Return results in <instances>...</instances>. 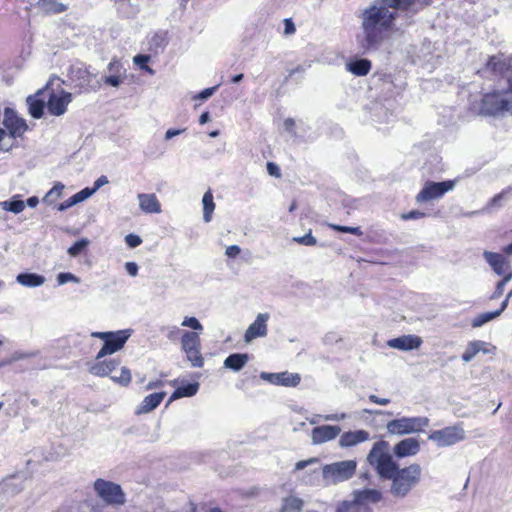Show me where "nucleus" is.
Listing matches in <instances>:
<instances>
[{
    "label": "nucleus",
    "mask_w": 512,
    "mask_h": 512,
    "mask_svg": "<svg viewBox=\"0 0 512 512\" xmlns=\"http://www.w3.org/2000/svg\"><path fill=\"white\" fill-rule=\"evenodd\" d=\"M455 180H445L441 182L435 181H426L420 190V192L416 195L417 203H425L432 200L440 199L447 192L453 190L455 187Z\"/></svg>",
    "instance_id": "nucleus-9"
},
{
    "label": "nucleus",
    "mask_w": 512,
    "mask_h": 512,
    "mask_svg": "<svg viewBox=\"0 0 512 512\" xmlns=\"http://www.w3.org/2000/svg\"><path fill=\"white\" fill-rule=\"evenodd\" d=\"M107 70L113 74V75H121V76H125V73H126V70L124 69L122 63L117 60V59H113L107 66Z\"/></svg>",
    "instance_id": "nucleus-48"
},
{
    "label": "nucleus",
    "mask_w": 512,
    "mask_h": 512,
    "mask_svg": "<svg viewBox=\"0 0 512 512\" xmlns=\"http://www.w3.org/2000/svg\"><path fill=\"white\" fill-rule=\"evenodd\" d=\"M421 466L413 463L401 468L386 452V480H391L390 493L396 498L406 497L421 478Z\"/></svg>",
    "instance_id": "nucleus-2"
},
{
    "label": "nucleus",
    "mask_w": 512,
    "mask_h": 512,
    "mask_svg": "<svg viewBox=\"0 0 512 512\" xmlns=\"http://www.w3.org/2000/svg\"><path fill=\"white\" fill-rule=\"evenodd\" d=\"M23 130H0V150H9L13 146V141L22 136Z\"/></svg>",
    "instance_id": "nucleus-34"
},
{
    "label": "nucleus",
    "mask_w": 512,
    "mask_h": 512,
    "mask_svg": "<svg viewBox=\"0 0 512 512\" xmlns=\"http://www.w3.org/2000/svg\"><path fill=\"white\" fill-rule=\"evenodd\" d=\"M184 327H189L196 331H202L203 326L196 317H185L182 324Z\"/></svg>",
    "instance_id": "nucleus-50"
},
{
    "label": "nucleus",
    "mask_w": 512,
    "mask_h": 512,
    "mask_svg": "<svg viewBox=\"0 0 512 512\" xmlns=\"http://www.w3.org/2000/svg\"><path fill=\"white\" fill-rule=\"evenodd\" d=\"M509 68H512V59H504L502 56H492L486 65V70L500 75H503Z\"/></svg>",
    "instance_id": "nucleus-27"
},
{
    "label": "nucleus",
    "mask_w": 512,
    "mask_h": 512,
    "mask_svg": "<svg viewBox=\"0 0 512 512\" xmlns=\"http://www.w3.org/2000/svg\"><path fill=\"white\" fill-rule=\"evenodd\" d=\"M420 451V442L417 438L409 437L400 440L392 450V457L402 459L415 456Z\"/></svg>",
    "instance_id": "nucleus-17"
},
{
    "label": "nucleus",
    "mask_w": 512,
    "mask_h": 512,
    "mask_svg": "<svg viewBox=\"0 0 512 512\" xmlns=\"http://www.w3.org/2000/svg\"><path fill=\"white\" fill-rule=\"evenodd\" d=\"M187 360L193 367H202L204 364L203 357L200 353V347L185 351Z\"/></svg>",
    "instance_id": "nucleus-40"
},
{
    "label": "nucleus",
    "mask_w": 512,
    "mask_h": 512,
    "mask_svg": "<svg viewBox=\"0 0 512 512\" xmlns=\"http://www.w3.org/2000/svg\"><path fill=\"white\" fill-rule=\"evenodd\" d=\"M108 183H109L108 178L106 176L102 175L94 182V186L92 188L95 189V192H96L98 189H100L102 186H104Z\"/></svg>",
    "instance_id": "nucleus-64"
},
{
    "label": "nucleus",
    "mask_w": 512,
    "mask_h": 512,
    "mask_svg": "<svg viewBox=\"0 0 512 512\" xmlns=\"http://www.w3.org/2000/svg\"><path fill=\"white\" fill-rule=\"evenodd\" d=\"M52 80H50L45 86V94L47 97V111L49 114L53 116L63 115L66 110L68 104L72 100V95L69 92L61 91L60 93H56L52 88Z\"/></svg>",
    "instance_id": "nucleus-10"
},
{
    "label": "nucleus",
    "mask_w": 512,
    "mask_h": 512,
    "mask_svg": "<svg viewBox=\"0 0 512 512\" xmlns=\"http://www.w3.org/2000/svg\"><path fill=\"white\" fill-rule=\"evenodd\" d=\"M88 245L89 240L86 238H82L79 241L75 242L71 247H69L67 252L70 256L77 257L86 249Z\"/></svg>",
    "instance_id": "nucleus-42"
},
{
    "label": "nucleus",
    "mask_w": 512,
    "mask_h": 512,
    "mask_svg": "<svg viewBox=\"0 0 512 512\" xmlns=\"http://www.w3.org/2000/svg\"><path fill=\"white\" fill-rule=\"evenodd\" d=\"M200 347V337L197 332L185 331L181 337V348L185 352L187 350Z\"/></svg>",
    "instance_id": "nucleus-36"
},
{
    "label": "nucleus",
    "mask_w": 512,
    "mask_h": 512,
    "mask_svg": "<svg viewBox=\"0 0 512 512\" xmlns=\"http://www.w3.org/2000/svg\"><path fill=\"white\" fill-rule=\"evenodd\" d=\"M382 499V493L375 489L355 490L351 499L339 502L335 512H374L373 506Z\"/></svg>",
    "instance_id": "nucleus-4"
},
{
    "label": "nucleus",
    "mask_w": 512,
    "mask_h": 512,
    "mask_svg": "<svg viewBox=\"0 0 512 512\" xmlns=\"http://www.w3.org/2000/svg\"><path fill=\"white\" fill-rule=\"evenodd\" d=\"M3 125L4 128H29L26 120L11 107H6L4 109Z\"/></svg>",
    "instance_id": "nucleus-25"
},
{
    "label": "nucleus",
    "mask_w": 512,
    "mask_h": 512,
    "mask_svg": "<svg viewBox=\"0 0 512 512\" xmlns=\"http://www.w3.org/2000/svg\"><path fill=\"white\" fill-rule=\"evenodd\" d=\"M347 70L357 76H365L371 69V62L367 59H356L347 63Z\"/></svg>",
    "instance_id": "nucleus-31"
},
{
    "label": "nucleus",
    "mask_w": 512,
    "mask_h": 512,
    "mask_svg": "<svg viewBox=\"0 0 512 512\" xmlns=\"http://www.w3.org/2000/svg\"><path fill=\"white\" fill-rule=\"evenodd\" d=\"M507 284V278H502L497 282L494 292L491 294L490 299H498L504 292V288Z\"/></svg>",
    "instance_id": "nucleus-52"
},
{
    "label": "nucleus",
    "mask_w": 512,
    "mask_h": 512,
    "mask_svg": "<svg viewBox=\"0 0 512 512\" xmlns=\"http://www.w3.org/2000/svg\"><path fill=\"white\" fill-rule=\"evenodd\" d=\"M111 380L121 386H127L131 382V372L128 368L122 367L119 376H110Z\"/></svg>",
    "instance_id": "nucleus-43"
},
{
    "label": "nucleus",
    "mask_w": 512,
    "mask_h": 512,
    "mask_svg": "<svg viewBox=\"0 0 512 512\" xmlns=\"http://www.w3.org/2000/svg\"><path fill=\"white\" fill-rule=\"evenodd\" d=\"M249 356L244 353H234L224 360V367L235 372L240 371L248 362Z\"/></svg>",
    "instance_id": "nucleus-30"
},
{
    "label": "nucleus",
    "mask_w": 512,
    "mask_h": 512,
    "mask_svg": "<svg viewBox=\"0 0 512 512\" xmlns=\"http://www.w3.org/2000/svg\"><path fill=\"white\" fill-rule=\"evenodd\" d=\"M133 61L140 68L145 69L150 74H153L154 71L149 66H147V62L149 61V56L143 55V54H138L134 57Z\"/></svg>",
    "instance_id": "nucleus-51"
},
{
    "label": "nucleus",
    "mask_w": 512,
    "mask_h": 512,
    "mask_svg": "<svg viewBox=\"0 0 512 512\" xmlns=\"http://www.w3.org/2000/svg\"><path fill=\"white\" fill-rule=\"evenodd\" d=\"M267 171H268L269 175H271V176H274L277 178L281 176L280 169H279L278 165L273 162L267 163Z\"/></svg>",
    "instance_id": "nucleus-61"
},
{
    "label": "nucleus",
    "mask_w": 512,
    "mask_h": 512,
    "mask_svg": "<svg viewBox=\"0 0 512 512\" xmlns=\"http://www.w3.org/2000/svg\"><path fill=\"white\" fill-rule=\"evenodd\" d=\"M119 361L116 359H110V360H98L96 363H94L89 371L92 375L98 376V377H107L109 376L113 371L116 370V368L119 366Z\"/></svg>",
    "instance_id": "nucleus-24"
},
{
    "label": "nucleus",
    "mask_w": 512,
    "mask_h": 512,
    "mask_svg": "<svg viewBox=\"0 0 512 512\" xmlns=\"http://www.w3.org/2000/svg\"><path fill=\"white\" fill-rule=\"evenodd\" d=\"M124 267H125L126 272L130 276H132V277L137 276L138 269H139L137 263H135V262H126Z\"/></svg>",
    "instance_id": "nucleus-59"
},
{
    "label": "nucleus",
    "mask_w": 512,
    "mask_h": 512,
    "mask_svg": "<svg viewBox=\"0 0 512 512\" xmlns=\"http://www.w3.org/2000/svg\"><path fill=\"white\" fill-rule=\"evenodd\" d=\"M124 78H125V76H121L119 74H117V75L110 74L108 76L102 77V81L105 84L110 85L112 87H119L123 83Z\"/></svg>",
    "instance_id": "nucleus-49"
},
{
    "label": "nucleus",
    "mask_w": 512,
    "mask_h": 512,
    "mask_svg": "<svg viewBox=\"0 0 512 512\" xmlns=\"http://www.w3.org/2000/svg\"><path fill=\"white\" fill-rule=\"evenodd\" d=\"M425 215L426 214L424 212H421L419 210H412L409 211L408 213L402 214L401 218L403 220H416L425 217Z\"/></svg>",
    "instance_id": "nucleus-55"
},
{
    "label": "nucleus",
    "mask_w": 512,
    "mask_h": 512,
    "mask_svg": "<svg viewBox=\"0 0 512 512\" xmlns=\"http://www.w3.org/2000/svg\"><path fill=\"white\" fill-rule=\"evenodd\" d=\"M241 252V249L238 245H231L226 248L225 255L229 258L237 257Z\"/></svg>",
    "instance_id": "nucleus-60"
},
{
    "label": "nucleus",
    "mask_w": 512,
    "mask_h": 512,
    "mask_svg": "<svg viewBox=\"0 0 512 512\" xmlns=\"http://www.w3.org/2000/svg\"><path fill=\"white\" fill-rule=\"evenodd\" d=\"M64 189V185L60 182H57L44 196L43 201L46 203H52L56 199L60 198L62 195V191Z\"/></svg>",
    "instance_id": "nucleus-41"
},
{
    "label": "nucleus",
    "mask_w": 512,
    "mask_h": 512,
    "mask_svg": "<svg viewBox=\"0 0 512 512\" xmlns=\"http://www.w3.org/2000/svg\"><path fill=\"white\" fill-rule=\"evenodd\" d=\"M367 462L375 468L380 478H384V441H378L367 456Z\"/></svg>",
    "instance_id": "nucleus-20"
},
{
    "label": "nucleus",
    "mask_w": 512,
    "mask_h": 512,
    "mask_svg": "<svg viewBox=\"0 0 512 512\" xmlns=\"http://www.w3.org/2000/svg\"><path fill=\"white\" fill-rule=\"evenodd\" d=\"M94 490L109 505H123L126 501L121 486L114 482L99 478L94 482Z\"/></svg>",
    "instance_id": "nucleus-8"
},
{
    "label": "nucleus",
    "mask_w": 512,
    "mask_h": 512,
    "mask_svg": "<svg viewBox=\"0 0 512 512\" xmlns=\"http://www.w3.org/2000/svg\"><path fill=\"white\" fill-rule=\"evenodd\" d=\"M499 317V312L489 311L478 314L472 319L471 326L478 328Z\"/></svg>",
    "instance_id": "nucleus-38"
},
{
    "label": "nucleus",
    "mask_w": 512,
    "mask_h": 512,
    "mask_svg": "<svg viewBox=\"0 0 512 512\" xmlns=\"http://www.w3.org/2000/svg\"><path fill=\"white\" fill-rule=\"evenodd\" d=\"M165 392L152 393L146 396L138 406L136 414H146L157 408L164 399Z\"/></svg>",
    "instance_id": "nucleus-26"
},
{
    "label": "nucleus",
    "mask_w": 512,
    "mask_h": 512,
    "mask_svg": "<svg viewBox=\"0 0 512 512\" xmlns=\"http://www.w3.org/2000/svg\"><path fill=\"white\" fill-rule=\"evenodd\" d=\"M487 343L481 340H474L468 343L464 353L462 354V360L466 363L473 360V358L480 352L482 346H486Z\"/></svg>",
    "instance_id": "nucleus-37"
},
{
    "label": "nucleus",
    "mask_w": 512,
    "mask_h": 512,
    "mask_svg": "<svg viewBox=\"0 0 512 512\" xmlns=\"http://www.w3.org/2000/svg\"><path fill=\"white\" fill-rule=\"evenodd\" d=\"M78 204L77 202V199L75 198V196H71L69 199L65 200L64 202H62L61 204H59L58 206V210L59 211H65L67 210L68 208L74 206Z\"/></svg>",
    "instance_id": "nucleus-58"
},
{
    "label": "nucleus",
    "mask_w": 512,
    "mask_h": 512,
    "mask_svg": "<svg viewBox=\"0 0 512 512\" xmlns=\"http://www.w3.org/2000/svg\"><path fill=\"white\" fill-rule=\"evenodd\" d=\"M38 5L47 14H59L67 10V6L60 0H39Z\"/></svg>",
    "instance_id": "nucleus-32"
},
{
    "label": "nucleus",
    "mask_w": 512,
    "mask_h": 512,
    "mask_svg": "<svg viewBox=\"0 0 512 512\" xmlns=\"http://www.w3.org/2000/svg\"><path fill=\"white\" fill-rule=\"evenodd\" d=\"M36 356L35 352H20L16 351L11 356V361H19Z\"/></svg>",
    "instance_id": "nucleus-57"
},
{
    "label": "nucleus",
    "mask_w": 512,
    "mask_h": 512,
    "mask_svg": "<svg viewBox=\"0 0 512 512\" xmlns=\"http://www.w3.org/2000/svg\"><path fill=\"white\" fill-rule=\"evenodd\" d=\"M95 75L92 74L83 64L72 65L69 69V79L71 82L81 89L96 90L99 87V82L94 83Z\"/></svg>",
    "instance_id": "nucleus-12"
},
{
    "label": "nucleus",
    "mask_w": 512,
    "mask_h": 512,
    "mask_svg": "<svg viewBox=\"0 0 512 512\" xmlns=\"http://www.w3.org/2000/svg\"><path fill=\"white\" fill-rule=\"evenodd\" d=\"M260 378L272 385L284 387H296L301 381L299 373L283 371L279 373L261 372Z\"/></svg>",
    "instance_id": "nucleus-14"
},
{
    "label": "nucleus",
    "mask_w": 512,
    "mask_h": 512,
    "mask_svg": "<svg viewBox=\"0 0 512 512\" xmlns=\"http://www.w3.org/2000/svg\"><path fill=\"white\" fill-rule=\"evenodd\" d=\"M140 209L147 214L161 212V204L154 193H140L137 196Z\"/></svg>",
    "instance_id": "nucleus-22"
},
{
    "label": "nucleus",
    "mask_w": 512,
    "mask_h": 512,
    "mask_svg": "<svg viewBox=\"0 0 512 512\" xmlns=\"http://www.w3.org/2000/svg\"><path fill=\"white\" fill-rule=\"evenodd\" d=\"M68 282L80 283V278L70 272H62L57 275L58 285H64Z\"/></svg>",
    "instance_id": "nucleus-47"
},
{
    "label": "nucleus",
    "mask_w": 512,
    "mask_h": 512,
    "mask_svg": "<svg viewBox=\"0 0 512 512\" xmlns=\"http://www.w3.org/2000/svg\"><path fill=\"white\" fill-rule=\"evenodd\" d=\"M329 227L335 231L342 232V233H350V234H354L357 236H361L363 234L360 227H350V226H342V225H336V224H329Z\"/></svg>",
    "instance_id": "nucleus-46"
},
{
    "label": "nucleus",
    "mask_w": 512,
    "mask_h": 512,
    "mask_svg": "<svg viewBox=\"0 0 512 512\" xmlns=\"http://www.w3.org/2000/svg\"><path fill=\"white\" fill-rule=\"evenodd\" d=\"M369 439V433L365 430L348 431L341 435L339 446L341 448L353 447Z\"/></svg>",
    "instance_id": "nucleus-23"
},
{
    "label": "nucleus",
    "mask_w": 512,
    "mask_h": 512,
    "mask_svg": "<svg viewBox=\"0 0 512 512\" xmlns=\"http://www.w3.org/2000/svg\"><path fill=\"white\" fill-rule=\"evenodd\" d=\"M95 193V189L93 188H84L81 191L74 194L75 198L77 199V202L80 203L86 199H88L91 195Z\"/></svg>",
    "instance_id": "nucleus-53"
},
{
    "label": "nucleus",
    "mask_w": 512,
    "mask_h": 512,
    "mask_svg": "<svg viewBox=\"0 0 512 512\" xmlns=\"http://www.w3.org/2000/svg\"><path fill=\"white\" fill-rule=\"evenodd\" d=\"M0 206L2 209L15 214L22 212L25 208L24 201L17 199L16 197L12 198L10 201L0 202Z\"/></svg>",
    "instance_id": "nucleus-39"
},
{
    "label": "nucleus",
    "mask_w": 512,
    "mask_h": 512,
    "mask_svg": "<svg viewBox=\"0 0 512 512\" xmlns=\"http://www.w3.org/2000/svg\"><path fill=\"white\" fill-rule=\"evenodd\" d=\"M379 6L371 5L362 13L361 33L357 42L364 52L375 51L379 48L384 37V0H377Z\"/></svg>",
    "instance_id": "nucleus-1"
},
{
    "label": "nucleus",
    "mask_w": 512,
    "mask_h": 512,
    "mask_svg": "<svg viewBox=\"0 0 512 512\" xmlns=\"http://www.w3.org/2000/svg\"><path fill=\"white\" fill-rule=\"evenodd\" d=\"M203 204V220L205 223H209L212 220V214L215 209V203L211 190L204 193L202 197Z\"/></svg>",
    "instance_id": "nucleus-35"
},
{
    "label": "nucleus",
    "mask_w": 512,
    "mask_h": 512,
    "mask_svg": "<svg viewBox=\"0 0 512 512\" xmlns=\"http://www.w3.org/2000/svg\"><path fill=\"white\" fill-rule=\"evenodd\" d=\"M430 3L431 0H386V7L395 10L393 12L386 10V35L402 12H416Z\"/></svg>",
    "instance_id": "nucleus-7"
},
{
    "label": "nucleus",
    "mask_w": 512,
    "mask_h": 512,
    "mask_svg": "<svg viewBox=\"0 0 512 512\" xmlns=\"http://www.w3.org/2000/svg\"><path fill=\"white\" fill-rule=\"evenodd\" d=\"M217 88L218 86L206 88L203 91H201L197 96H195V99L207 100L216 92Z\"/></svg>",
    "instance_id": "nucleus-56"
},
{
    "label": "nucleus",
    "mask_w": 512,
    "mask_h": 512,
    "mask_svg": "<svg viewBox=\"0 0 512 512\" xmlns=\"http://www.w3.org/2000/svg\"><path fill=\"white\" fill-rule=\"evenodd\" d=\"M509 194H512V186H508L505 189H503L500 193L494 195L489 203V207H501V201Z\"/></svg>",
    "instance_id": "nucleus-44"
},
{
    "label": "nucleus",
    "mask_w": 512,
    "mask_h": 512,
    "mask_svg": "<svg viewBox=\"0 0 512 512\" xmlns=\"http://www.w3.org/2000/svg\"><path fill=\"white\" fill-rule=\"evenodd\" d=\"M483 257L491 269L499 276L504 275L509 268L508 259L500 253L484 251Z\"/></svg>",
    "instance_id": "nucleus-21"
},
{
    "label": "nucleus",
    "mask_w": 512,
    "mask_h": 512,
    "mask_svg": "<svg viewBox=\"0 0 512 512\" xmlns=\"http://www.w3.org/2000/svg\"><path fill=\"white\" fill-rule=\"evenodd\" d=\"M16 281L22 286L34 288L42 286L46 279L44 276L36 273H20L16 276Z\"/></svg>",
    "instance_id": "nucleus-28"
},
{
    "label": "nucleus",
    "mask_w": 512,
    "mask_h": 512,
    "mask_svg": "<svg viewBox=\"0 0 512 512\" xmlns=\"http://www.w3.org/2000/svg\"><path fill=\"white\" fill-rule=\"evenodd\" d=\"M473 109L483 116H512V92L495 90L487 93Z\"/></svg>",
    "instance_id": "nucleus-3"
},
{
    "label": "nucleus",
    "mask_w": 512,
    "mask_h": 512,
    "mask_svg": "<svg viewBox=\"0 0 512 512\" xmlns=\"http://www.w3.org/2000/svg\"><path fill=\"white\" fill-rule=\"evenodd\" d=\"M356 468L357 462L355 460H344L327 464L322 469L323 479L328 484L335 485L352 478Z\"/></svg>",
    "instance_id": "nucleus-6"
},
{
    "label": "nucleus",
    "mask_w": 512,
    "mask_h": 512,
    "mask_svg": "<svg viewBox=\"0 0 512 512\" xmlns=\"http://www.w3.org/2000/svg\"><path fill=\"white\" fill-rule=\"evenodd\" d=\"M181 330L177 326L168 328L167 338L171 341H176L179 337Z\"/></svg>",
    "instance_id": "nucleus-62"
},
{
    "label": "nucleus",
    "mask_w": 512,
    "mask_h": 512,
    "mask_svg": "<svg viewBox=\"0 0 512 512\" xmlns=\"http://www.w3.org/2000/svg\"><path fill=\"white\" fill-rule=\"evenodd\" d=\"M125 243L130 248H136L142 243V239L136 234H128L125 236Z\"/></svg>",
    "instance_id": "nucleus-54"
},
{
    "label": "nucleus",
    "mask_w": 512,
    "mask_h": 512,
    "mask_svg": "<svg viewBox=\"0 0 512 512\" xmlns=\"http://www.w3.org/2000/svg\"><path fill=\"white\" fill-rule=\"evenodd\" d=\"M341 433V428L337 425L317 426L311 431V442L314 445H320L334 440Z\"/></svg>",
    "instance_id": "nucleus-18"
},
{
    "label": "nucleus",
    "mask_w": 512,
    "mask_h": 512,
    "mask_svg": "<svg viewBox=\"0 0 512 512\" xmlns=\"http://www.w3.org/2000/svg\"><path fill=\"white\" fill-rule=\"evenodd\" d=\"M198 389L199 383L197 382L182 385L172 393L169 402L183 397H192L198 392Z\"/></svg>",
    "instance_id": "nucleus-33"
},
{
    "label": "nucleus",
    "mask_w": 512,
    "mask_h": 512,
    "mask_svg": "<svg viewBox=\"0 0 512 512\" xmlns=\"http://www.w3.org/2000/svg\"><path fill=\"white\" fill-rule=\"evenodd\" d=\"M304 506V501L295 496L289 495L282 499L279 512H301Z\"/></svg>",
    "instance_id": "nucleus-29"
},
{
    "label": "nucleus",
    "mask_w": 512,
    "mask_h": 512,
    "mask_svg": "<svg viewBox=\"0 0 512 512\" xmlns=\"http://www.w3.org/2000/svg\"><path fill=\"white\" fill-rule=\"evenodd\" d=\"M45 93V87H43L26 98L28 112L35 119H40L44 115L45 108H47V97Z\"/></svg>",
    "instance_id": "nucleus-16"
},
{
    "label": "nucleus",
    "mask_w": 512,
    "mask_h": 512,
    "mask_svg": "<svg viewBox=\"0 0 512 512\" xmlns=\"http://www.w3.org/2000/svg\"><path fill=\"white\" fill-rule=\"evenodd\" d=\"M422 339L417 335H402L397 338L389 339L386 345L400 351H411L421 346Z\"/></svg>",
    "instance_id": "nucleus-19"
},
{
    "label": "nucleus",
    "mask_w": 512,
    "mask_h": 512,
    "mask_svg": "<svg viewBox=\"0 0 512 512\" xmlns=\"http://www.w3.org/2000/svg\"><path fill=\"white\" fill-rule=\"evenodd\" d=\"M132 330H118L112 333V336L109 337L108 341L104 343L98 354L96 355V360H100L107 355H111L113 353L121 350L127 340L130 338Z\"/></svg>",
    "instance_id": "nucleus-13"
},
{
    "label": "nucleus",
    "mask_w": 512,
    "mask_h": 512,
    "mask_svg": "<svg viewBox=\"0 0 512 512\" xmlns=\"http://www.w3.org/2000/svg\"><path fill=\"white\" fill-rule=\"evenodd\" d=\"M428 425L427 417H400L386 422V432L389 435L404 436L422 432Z\"/></svg>",
    "instance_id": "nucleus-5"
},
{
    "label": "nucleus",
    "mask_w": 512,
    "mask_h": 512,
    "mask_svg": "<svg viewBox=\"0 0 512 512\" xmlns=\"http://www.w3.org/2000/svg\"><path fill=\"white\" fill-rule=\"evenodd\" d=\"M269 318L268 313H259L254 322L248 326L244 334V341L250 343L258 337H265L268 332L267 322Z\"/></svg>",
    "instance_id": "nucleus-15"
},
{
    "label": "nucleus",
    "mask_w": 512,
    "mask_h": 512,
    "mask_svg": "<svg viewBox=\"0 0 512 512\" xmlns=\"http://www.w3.org/2000/svg\"><path fill=\"white\" fill-rule=\"evenodd\" d=\"M284 33L286 35H291L295 32L296 28H295V25L294 23L292 22L291 19H285L284 20Z\"/></svg>",
    "instance_id": "nucleus-63"
},
{
    "label": "nucleus",
    "mask_w": 512,
    "mask_h": 512,
    "mask_svg": "<svg viewBox=\"0 0 512 512\" xmlns=\"http://www.w3.org/2000/svg\"><path fill=\"white\" fill-rule=\"evenodd\" d=\"M294 242L304 246H314L317 243L316 238L312 235L311 230L304 236L293 237Z\"/></svg>",
    "instance_id": "nucleus-45"
},
{
    "label": "nucleus",
    "mask_w": 512,
    "mask_h": 512,
    "mask_svg": "<svg viewBox=\"0 0 512 512\" xmlns=\"http://www.w3.org/2000/svg\"><path fill=\"white\" fill-rule=\"evenodd\" d=\"M465 438V431L459 425L448 426L443 429L432 431L428 439L435 442L438 447L454 445Z\"/></svg>",
    "instance_id": "nucleus-11"
}]
</instances>
